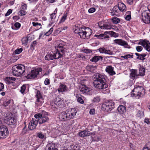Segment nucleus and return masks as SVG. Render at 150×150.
<instances>
[{"label":"nucleus","mask_w":150,"mask_h":150,"mask_svg":"<svg viewBox=\"0 0 150 150\" xmlns=\"http://www.w3.org/2000/svg\"><path fill=\"white\" fill-rule=\"evenodd\" d=\"M25 70V67L23 65H15L12 67V74L14 76H19L23 74Z\"/></svg>","instance_id":"f257e3e1"},{"label":"nucleus","mask_w":150,"mask_h":150,"mask_svg":"<svg viewBox=\"0 0 150 150\" xmlns=\"http://www.w3.org/2000/svg\"><path fill=\"white\" fill-rule=\"evenodd\" d=\"M92 33V30L89 28H83L79 29L78 35L83 39L88 38Z\"/></svg>","instance_id":"f03ea898"},{"label":"nucleus","mask_w":150,"mask_h":150,"mask_svg":"<svg viewBox=\"0 0 150 150\" xmlns=\"http://www.w3.org/2000/svg\"><path fill=\"white\" fill-rule=\"evenodd\" d=\"M145 93V90L143 87L138 86L135 87L132 93V97H137L139 98L140 97L143 96Z\"/></svg>","instance_id":"7ed1b4c3"},{"label":"nucleus","mask_w":150,"mask_h":150,"mask_svg":"<svg viewBox=\"0 0 150 150\" xmlns=\"http://www.w3.org/2000/svg\"><path fill=\"white\" fill-rule=\"evenodd\" d=\"M57 50L56 52L53 53L55 59H57L61 57L64 54L66 49L63 47L62 44H59L55 47Z\"/></svg>","instance_id":"20e7f679"},{"label":"nucleus","mask_w":150,"mask_h":150,"mask_svg":"<svg viewBox=\"0 0 150 150\" xmlns=\"http://www.w3.org/2000/svg\"><path fill=\"white\" fill-rule=\"evenodd\" d=\"M64 103L63 100L59 98H55L53 101L50 103L51 108L54 110L57 108L58 107H64Z\"/></svg>","instance_id":"39448f33"},{"label":"nucleus","mask_w":150,"mask_h":150,"mask_svg":"<svg viewBox=\"0 0 150 150\" xmlns=\"http://www.w3.org/2000/svg\"><path fill=\"white\" fill-rule=\"evenodd\" d=\"M115 107V103L111 100L105 102L102 105L103 110L107 112L111 111Z\"/></svg>","instance_id":"423d86ee"},{"label":"nucleus","mask_w":150,"mask_h":150,"mask_svg":"<svg viewBox=\"0 0 150 150\" xmlns=\"http://www.w3.org/2000/svg\"><path fill=\"white\" fill-rule=\"evenodd\" d=\"M16 120L13 115L11 113H7L4 119L5 122L10 125L15 124Z\"/></svg>","instance_id":"0eeeda50"},{"label":"nucleus","mask_w":150,"mask_h":150,"mask_svg":"<svg viewBox=\"0 0 150 150\" xmlns=\"http://www.w3.org/2000/svg\"><path fill=\"white\" fill-rule=\"evenodd\" d=\"M42 69L41 68H37L33 69L31 70V72L28 74L25 77L26 79H34L37 77L38 75L40 72H41Z\"/></svg>","instance_id":"6e6552de"},{"label":"nucleus","mask_w":150,"mask_h":150,"mask_svg":"<svg viewBox=\"0 0 150 150\" xmlns=\"http://www.w3.org/2000/svg\"><path fill=\"white\" fill-rule=\"evenodd\" d=\"M93 84L96 88L100 89L105 88L108 86V85L106 83V82H103L102 81H94Z\"/></svg>","instance_id":"1a4fd4ad"},{"label":"nucleus","mask_w":150,"mask_h":150,"mask_svg":"<svg viewBox=\"0 0 150 150\" xmlns=\"http://www.w3.org/2000/svg\"><path fill=\"white\" fill-rule=\"evenodd\" d=\"M66 112L68 120L73 118L77 113L76 110L74 108H69L66 110Z\"/></svg>","instance_id":"9d476101"},{"label":"nucleus","mask_w":150,"mask_h":150,"mask_svg":"<svg viewBox=\"0 0 150 150\" xmlns=\"http://www.w3.org/2000/svg\"><path fill=\"white\" fill-rule=\"evenodd\" d=\"M36 101L35 102L36 105L37 106H40L44 102V99L40 94V92L39 91H37V94L36 95Z\"/></svg>","instance_id":"9b49d317"},{"label":"nucleus","mask_w":150,"mask_h":150,"mask_svg":"<svg viewBox=\"0 0 150 150\" xmlns=\"http://www.w3.org/2000/svg\"><path fill=\"white\" fill-rule=\"evenodd\" d=\"M8 129L6 127L0 128V139L6 138L8 134Z\"/></svg>","instance_id":"f8f14e48"},{"label":"nucleus","mask_w":150,"mask_h":150,"mask_svg":"<svg viewBox=\"0 0 150 150\" xmlns=\"http://www.w3.org/2000/svg\"><path fill=\"white\" fill-rule=\"evenodd\" d=\"M138 44L142 46L147 51L150 52V43L149 41L146 40H142Z\"/></svg>","instance_id":"ddd939ff"},{"label":"nucleus","mask_w":150,"mask_h":150,"mask_svg":"<svg viewBox=\"0 0 150 150\" xmlns=\"http://www.w3.org/2000/svg\"><path fill=\"white\" fill-rule=\"evenodd\" d=\"M113 42L117 44L123 46L126 48H129L130 47L129 45L127 42L122 39H116L113 40Z\"/></svg>","instance_id":"4468645a"},{"label":"nucleus","mask_w":150,"mask_h":150,"mask_svg":"<svg viewBox=\"0 0 150 150\" xmlns=\"http://www.w3.org/2000/svg\"><path fill=\"white\" fill-rule=\"evenodd\" d=\"M106 76L104 75L99 73H97L94 75V81H102L103 82H106Z\"/></svg>","instance_id":"2eb2a0df"},{"label":"nucleus","mask_w":150,"mask_h":150,"mask_svg":"<svg viewBox=\"0 0 150 150\" xmlns=\"http://www.w3.org/2000/svg\"><path fill=\"white\" fill-rule=\"evenodd\" d=\"M142 20L143 22L146 24L150 23V13L145 12L143 14Z\"/></svg>","instance_id":"dca6fc26"},{"label":"nucleus","mask_w":150,"mask_h":150,"mask_svg":"<svg viewBox=\"0 0 150 150\" xmlns=\"http://www.w3.org/2000/svg\"><path fill=\"white\" fill-rule=\"evenodd\" d=\"M47 115H48L47 112L45 111L43 112L42 117L38 120L39 124H42L48 121L49 118L46 116Z\"/></svg>","instance_id":"f3484780"},{"label":"nucleus","mask_w":150,"mask_h":150,"mask_svg":"<svg viewBox=\"0 0 150 150\" xmlns=\"http://www.w3.org/2000/svg\"><path fill=\"white\" fill-rule=\"evenodd\" d=\"M38 121L34 118L29 123L28 128L30 130H32L35 128L38 125Z\"/></svg>","instance_id":"a211bd4d"},{"label":"nucleus","mask_w":150,"mask_h":150,"mask_svg":"<svg viewBox=\"0 0 150 150\" xmlns=\"http://www.w3.org/2000/svg\"><path fill=\"white\" fill-rule=\"evenodd\" d=\"M80 91L82 93L85 94L90 95L91 94V91L90 88L85 85H82L80 87Z\"/></svg>","instance_id":"6ab92c4d"},{"label":"nucleus","mask_w":150,"mask_h":150,"mask_svg":"<svg viewBox=\"0 0 150 150\" xmlns=\"http://www.w3.org/2000/svg\"><path fill=\"white\" fill-rule=\"evenodd\" d=\"M114 70V68L112 66L109 65L106 67L105 71L110 75L113 76L116 74Z\"/></svg>","instance_id":"aec40b11"},{"label":"nucleus","mask_w":150,"mask_h":150,"mask_svg":"<svg viewBox=\"0 0 150 150\" xmlns=\"http://www.w3.org/2000/svg\"><path fill=\"white\" fill-rule=\"evenodd\" d=\"M99 50L100 52L101 53H104L105 54H108L110 55L113 54L112 51L106 49L104 47L100 48L99 49Z\"/></svg>","instance_id":"412c9836"},{"label":"nucleus","mask_w":150,"mask_h":150,"mask_svg":"<svg viewBox=\"0 0 150 150\" xmlns=\"http://www.w3.org/2000/svg\"><path fill=\"white\" fill-rule=\"evenodd\" d=\"M78 134L80 137H84L91 135L92 133L87 130H85L79 132Z\"/></svg>","instance_id":"4be33fe9"},{"label":"nucleus","mask_w":150,"mask_h":150,"mask_svg":"<svg viewBox=\"0 0 150 150\" xmlns=\"http://www.w3.org/2000/svg\"><path fill=\"white\" fill-rule=\"evenodd\" d=\"M66 111L61 112L59 115V117L60 120L64 121L65 120H68L67 116Z\"/></svg>","instance_id":"5701e85b"},{"label":"nucleus","mask_w":150,"mask_h":150,"mask_svg":"<svg viewBox=\"0 0 150 150\" xmlns=\"http://www.w3.org/2000/svg\"><path fill=\"white\" fill-rule=\"evenodd\" d=\"M57 90L59 93L60 92L62 93L63 92L67 91L68 90V88L66 85L61 84L59 86Z\"/></svg>","instance_id":"b1692460"},{"label":"nucleus","mask_w":150,"mask_h":150,"mask_svg":"<svg viewBox=\"0 0 150 150\" xmlns=\"http://www.w3.org/2000/svg\"><path fill=\"white\" fill-rule=\"evenodd\" d=\"M53 30V28H51L48 31L44 33L43 34V33H41L39 36V39L42 38L45 35L48 36L51 34Z\"/></svg>","instance_id":"393cba45"},{"label":"nucleus","mask_w":150,"mask_h":150,"mask_svg":"<svg viewBox=\"0 0 150 150\" xmlns=\"http://www.w3.org/2000/svg\"><path fill=\"white\" fill-rule=\"evenodd\" d=\"M138 76L137 74V70L136 69H132L131 70V72L130 74V78L134 80Z\"/></svg>","instance_id":"a878e982"},{"label":"nucleus","mask_w":150,"mask_h":150,"mask_svg":"<svg viewBox=\"0 0 150 150\" xmlns=\"http://www.w3.org/2000/svg\"><path fill=\"white\" fill-rule=\"evenodd\" d=\"M117 6L119 10L122 12L125 11H126V6L123 3L119 2Z\"/></svg>","instance_id":"bb28decb"},{"label":"nucleus","mask_w":150,"mask_h":150,"mask_svg":"<svg viewBox=\"0 0 150 150\" xmlns=\"http://www.w3.org/2000/svg\"><path fill=\"white\" fill-rule=\"evenodd\" d=\"M109 32H105L104 34H101L99 35H96V37L99 39H103V38H109V35H107Z\"/></svg>","instance_id":"cd10ccee"},{"label":"nucleus","mask_w":150,"mask_h":150,"mask_svg":"<svg viewBox=\"0 0 150 150\" xmlns=\"http://www.w3.org/2000/svg\"><path fill=\"white\" fill-rule=\"evenodd\" d=\"M118 7L117 6H115L111 10L110 14L112 16L116 15L117 16L118 15Z\"/></svg>","instance_id":"c85d7f7f"},{"label":"nucleus","mask_w":150,"mask_h":150,"mask_svg":"<svg viewBox=\"0 0 150 150\" xmlns=\"http://www.w3.org/2000/svg\"><path fill=\"white\" fill-rule=\"evenodd\" d=\"M47 147L48 149V150H58L56 145L54 143L49 144L47 145Z\"/></svg>","instance_id":"c756f323"},{"label":"nucleus","mask_w":150,"mask_h":150,"mask_svg":"<svg viewBox=\"0 0 150 150\" xmlns=\"http://www.w3.org/2000/svg\"><path fill=\"white\" fill-rule=\"evenodd\" d=\"M135 55L137 56V59L140 60H144L145 59V57L146 55V54L145 53H143L142 54H139L137 53H135Z\"/></svg>","instance_id":"7c9ffc66"},{"label":"nucleus","mask_w":150,"mask_h":150,"mask_svg":"<svg viewBox=\"0 0 150 150\" xmlns=\"http://www.w3.org/2000/svg\"><path fill=\"white\" fill-rule=\"evenodd\" d=\"M100 27L102 29H110L112 28V25L110 23H105L103 25L100 26Z\"/></svg>","instance_id":"2f4dec72"},{"label":"nucleus","mask_w":150,"mask_h":150,"mask_svg":"<svg viewBox=\"0 0 150 150\" xmlns=\"http://www.w3.org/2000/svg\"><path fill=\"white\" fill-rule=\"evenodd\" d=\"M117 110L120 114H123L126 111L125 107L122 105L119 106Z\"/></svg>","instance_id":"473e14b6"},{"label":"nucleus","mask_w":150,"mask_h":150,"mask_svg":"<svg viewBox=\"0 0 150 150\" xmlns=\"http://www.w3.org/2000/svg\"><path fill=\"white\" fill-rule=\"evenodd\" d=\"M139 68V76H144L145 74V69L143 66H140Z\"/></svg>","instance_id":"72a5a7b5"},{"label":"nucleus","mask_w":150,"mask_h":150,"mask_svg":"<svg viewBox=\"0 0 150 150\" xmlns=\"http://www.w3.org/2000/svg\"><path fill=\"white\" fill-rule=\"evenodd\" d=\"M54 53L46 55L45 57V60H52L55 59Z\"/></svg>","instance_id":"f704fd0d"},{"label":"nucleus","mask_w":150,"mask_h":150,"mask_svg":"<svg viewBox=\"0 0 150 150\" xmlns=\"http://www.w3.org/2000/svg\"><path fill=\"white\" fill-rule=\"evenodd\" d=\"M57 8L55 10L54 13L50 15V18L51 20L53 22L56 18V14L57 13Z\"/></svg>","instance_id":"c9c22d12"},{"label":"nucleus","mask_w":150,"mask_h":150,"mask_svg":"<svg viewBox=\"0 0 150 150\" xmlns=\"http://www.w3.org/2000/svg\"><path fill=\"white\" fill-rule=\"evenodd\" d=\"M102 59L103 57L101 56H95L91 59V61L93 62H96L99 60Z\"/></svg>","instance_id":"e433bc0d"},{"label":"nucleus","mask_w":150,"mask_h":150,"mask_svg":"<svg viewBox=\"0 0 150 150\" xmlns=\"http://www.w3.org/2000/svg\"><path fill=\"white\" fill-rule=\"evenodd\" d=\"M67 13L65 12L64 13L63 15L62 18H61L59 22V23H62L64 22L67 19Z\"/></svg>","instance_id":"4c0bfd02"},{"label":"nucleus","mask_w":150,"mask_h":150,"mask_svg":"<svg viewBox=\"0 0 150 150\" xmlns=\"http://www.w3.org/2000/svg\"><path fill=\"white\" fill-rule=\"evenodd\" d=\"M144 116V115L143 111L140 110H139L136 115V116L139 118L143 117Z\"/></svg>","instance_id":"58836bf2"},{"label":"nucleus","mask_w":150,"mask_h":150,"mask_svg":"<svg viewBox=\"0 0 150 150\" xmlns=\"http://www.w3.org/2000/svg\"><path fill=\"white\" fill-rule=\"evenodd\" d=\"M28 37H26L23 38L21 40L22 44L24 45H26L27 43L28 42Z\"/></svg>","instance_id":"ea45409f"},{"label":"nucleus","mask_w":150,"mask_h":150,"mask_svg":"<svg viewBox=\"0 0 150 150\" xmlns=\"http://www.w3.org/2000/svg\"><path fill=\"white\" fill-rule=\"evenodd\" d=\"M125 19L127 21H129L131 19V11H127L125 15Z\"/></svg>","instance_id":"a19ab883"},{"label":"nucleus","mask_w":150,"mask_h":150,"mask_svg":"<svg viewBox=\"0 0 150 150\" xmlns=\"http://www.w3.org/2000/svg\"><path fill=\"white\" fill-rule=\"evenodd\" d=\"M3 99L4 100L3 101V105L5 107L8 106L10 103V100Z\"/></svg>","instance_id":"79ce46f5"},{"label":"nucleus","mask_w":150,"mask_h":150,"mask_svg":"<svg viewBox=\"0 0 150 150\" xmlns=\"http://www.w3.org/2000/svg\"><path fill=\"white\" fill-rule=\"evenodd\" d=\"M100 96H96L94 97L92 100V101L93 103H98L100 101Z\"/></svg>","instance_id":"37998d69"},{"label":"nucleus","mask_w":150,"mask_h":150,"mask_svg":"<svg viewBox=\"0 0 150 150\" xmlns=\"http://www.w3.org/2000/svg\"><path fill=\"white\" fill-rule=\"evenodd\" d=\"M71 149L69 150H79V146L77 145H71L70 146Z\"/></svg>","instance_id":"c03bdc74"},{"label":"nucleus","mask_w":150,"mask_h":150,"mask_svg":"<svg viewBox=\"0 0 150 150\" xmlns=\"http://www.w3.org/2000/svg\"><path fill=\"white\" fill-rule=\"evenodd\" d=\"M37 136L40 139H44L45 137V134H43L41 132L37 133Z\"/></svg>","instance_id":"a18cd8bd"},{"label":"nucleus","mask_w":150,"mask_h":150,"mask_svg":"<svg viewBox=\"0 0 150 150\" xmlns=\"http://www.w3.org/2000/svg\"><path fill=\"white\" fill-rule=\"evenodd\" d=\"M112 21L115 24L119 23L120 21V19L117 17L112 18Z\"/></svg>","instance_id":"49530a36"},{"label":"nucleus","mask_w":150,"mask_h":150,"mask_svg":"<svg viewBox=\"0 0 150 150\" xmlns=\"http://www.w3.org/2000/svg\"><path fill=\"white\" fill-rule=\"evenodd\" d=\"M121 57L123 58L124 59H128L129 58H133V55L132 54H127L125 55L124 56H121Z\"/></svg>","instance_id":"de8ad7c7"},{"label":"nucleus","mask_w":150,"mask_h":150,"mask_svg":"<svg viewBox=\"0 0 150 150\" xmlns=\"http://www.w3.org/2000/svg\"><path fill=\"white\" fill-rule=\"evenodd\" d=\"M14 26L16 28L15 29L17 30L20 28L21 26V24L18 22H16L14 24Z\"/></svg>","instance_id":"09e8293b"},{"label":"nucleus","mask_w":150,"mask_h":150,"mask_svg":"<svg viewBox=\"0 0 150 150\" xmlns=\"http://www.w3.org/2000/svg\"><path fill=\"white\" fill-rule=\"evenodd\" d=\"M27 129L26 127V126H25V127L23 128L21 132V134L22 135L24 134H25L27 132Z\"/></svg>","instance_id":"8fccbe9b"},{"label":"nucleus","mask_w":150,"mask_h":150,"mask_svg":"<svg viewBox=\"0 0 150 150\" xmlns=\"http://www.w3.org/2000/svg\"><path fill=\"white\" fill-rule=\"evenodd\" d=\"M19 15L21 16L25 15L26 14V12L25 10H21L19 13Z\"/></svg>","instance_id":"3c124183"},{"label":"nucleus","mask_w":150,"mask_h":150,"mask_svg":"<svg viewBox=\"0 0 150 150\" xmlns=\"http://www.w3.org/2000/svg\"><path fill=\"white\" fill-rule=\"evenodd\" d=\"M23 50V49L22 48L17 49L15 51V53L16 54H18L21 53Z\"/></svg>","instance_id":"603ef678"},{"label":"nucleus","mask_w":150,"mask_h":150,"mask_svg":"<svg viewBox=\"0 0 150 150\" xmlns=\"http://www.w3.org/2000/svg\"><path fill=\"white\" fill-rule=\"evenodd\" d=\"M27 6L25 4L22 3L21 4V10H25L27 9Z\"/></svg>","instance_id":"864d4df0"},{"label":"nucleus","mask_w":150,"mask_h":150,"mask_svg":"<svg viewBox=\"0 0 150 150\" xmlns=\"http://www.w3.org/2000/svg\"><path fill=\"white\" fill-rule=\"evenodd\" d=\"M26 89V86L25 85H23L21 87V92L22 93H24Z\"/></svg>","instance_id":"5fc2aeb1"},{"label":"nucleus","mask_w":150,"mask_h":150,"mask_svg":"<svg viewBox=\"0 0 150 150\" xmlns=\"http://www.w3.org/2000/svg\"><path fill=\"white\" fill-rule=\"evenodd\" d=\"M42 114H41L40 113H38L35 114L34 115V117L36 119H39L42 116Z\"/></svg>","instance_id":"6e6d98bb"},{"label":"nucleus","mask_w":150,"mask_h":150,"mask_svg":"<svg viewBox=\"0 0 150 150\" xmlns=\"http://www.w3.org/2000/svg\"><path fill=\"white\" fill-rule=\"evenodd\" d=\"M4 84L0 82V91H4Z\"/></svg>","instance_id":"4d7b16f0"},{"label":"nucleus","mask_w":150,"mask_h":150,"mask_svg":"<svg viewBox=\"0 0 150 150\" xmlns=\"http://www.w3.org/2000/svg\"><path fill=\"white\" fill-rule=\"evenodd\" d=\"M136 50L138 52H140L142 51L143 49V48L141 46H137L136 47Z\"/></svg>","instance_id":"13d9d810"},{"label":"nucleus","mask_w":150,"mask_h":150,"mask_svg":"<svg viewBox=\"0 0 150 150\" xmlns=\"http://www.w3.org/2000/svg\"><path fill=\"white\" fill-rule=\"evenodd\" d=\"M96 11V9L94 8H89L88 10L89 13H92Z\"/></svg>","instance_id":"bf43d9fd"},{"label":"nucleus","mask_w":150,"mask_h":150,"mask_svg":"<svg viewBox=\"0 0 150 150\" xmlns=\"http://www.w3.org/2000/svg\"><path fill=\"white\" fill-rule=\"evenodd\" d=\"M78 102L81 104L84 103V101L83 99L81 97H79L77 99Z\"/></svg>","instance_id":"052dcab7"},{"label":"nucleus","mask_w":150,"mask_h":150,"mask_svg":"<svg viewBox=\"0 0 150 150\" xmlns=\"http://www.w3.org/2000/svg\"><path fill=\"white\" fill-rule=\"evenodd\" d=\"M12 12V10L11 9L8 10L7 12L6 13L5 16H7L10 14Z\"/></svg>","instance_id":"680f3d73"},{"label":"nucleus","mask_w":150,"mask_h":150,"mask_svg":"<svg viewBox=\"0 0 150 150\" xmlns=\"http://www.w3.org/2000/svg\"><path fill=\"white\" fill-rule=\"evenodd\" d=\"M144 122L145 123L147 124L150 125V121L149 119L147 118H145L144 120Z\"/></svg>","instance_id":"e2e57ef3"},{"label":"nucleus","mask_w":150,"mask_h":150,"mask_svg":"<svg viewBox=\"0 0 150 150\" xmlns=\"http://www.w3.org/2000/svg\"><path fill=\"white\" fill-rule=\"evenodd\" d=\"M50 83L49 80L47 78H46L44 81V83L46 85H48Z\"/></svg>","instance_id":"0e129e2a"},{"label":"nucleus","mask_w":150,"mask_h":150,"mask_svg":"<svg viewBox=\"0 0 150 150\" xmlns=\"http://www.w3.org/2000/svg\"><path fill=\"white\" fill-rule=\"evenodd\" d=\"M32 24L34 26L36 27L38 25L41 26V24L37 22H33Z\"/></svg>","instance_id":"69168bd1"},{"label":"nucleus","mask_w":150,"mask_h":150,"mask_svg":"<svg viewBox=\"0 0 150 150\" xmlns=\"http://www.w3.org/2000/svg\"><path fill=\"white\" fill-rule=\"evenodd\" d=\"M89 113L91 115H94L95 114V110L94 109H91L89 111Z\"/></svg>","instance_id":"338daca9"},{"label":"nucleus","mask_w":150,"mask_h":150,"mask_svg":"<svg viewBox=\"0 0 150 150\" xmlns=\"http://www.w3.org/2000/svg\"><path fill=\"white\" fill-rule=\"evenodd\" d=\"M6 79L9 81H15L16 79L15 78L12 77H8Z\"/></svg>","instance_id":"774afa93"}]
</instances>
